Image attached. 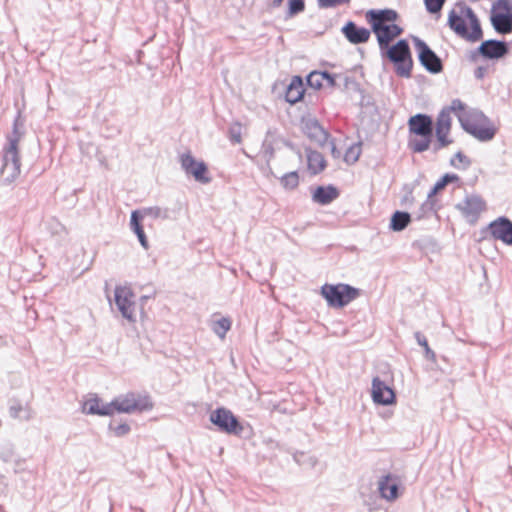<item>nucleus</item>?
<instances>
[{"instance_id":"f257e3e1","label":"nucleus","mask_w":512,"mask_h":512,"mask_svg":"<svg viewBox=\"0 0 512 512\" xmlns=\"http://www.w3.org/2000/svg\"><path fill=\"white\" fill-rule=\"evenodd\" d=\"M152 407L147 398L142 399L139 395L129 392L114 398L110 403L103 404L102 400L95 394L87 399L82 406V412L89 415L112 416L118 413H133L144 411Z\"/></svg>"},{"instance_id":"f03ea898","label":"nucleus","mask_w":512,"mask_h":512,"mask_svg":"<svg viewBox=\"0 0 512 512\" xmlns=\"http://www.w3.org/2000/svg\"><path fill=\"white\" fill-rule=\"evenodd\" d=\"M448 26L461 38L470 42L482 39L483 31L480 21L472 8L458 3L448 15Z\"/></svg>"},{"instance_id":"7ed1b4c3","label":"nucleus","mask_w":512,"mask_h":512,"mask_svg":"<svg viewBox=\"0 0 512 512\" xmlns=\"http://www.w3.org/2000/svg\"><path fill=\"white\" fill-rule=\"evenodd\" d=\"M462 129L481 142L492 140L497 132L490 119L479 110H470L458 114Z\"/></svg>"},{"instance_id":"20e7f679","label":"nucleus","mask_w":512,"mask_h":512,"mask_svg":"<svg viewBox=\"0 0 512 512\" xmlns=\"http://www.w3.org/2000/svg\"><path fill=\"white\" fill-rule=\"evenodd\" d=\"M409 132L420 139H410L409 147L413 152L422 153L429 149L433 138V120L427 114L418 113L408 120Z\"/></svg>"},{"instance_id":"39448f33","label":"nucleus","mask_w":512,"mask_h":512,"mask_svg":"<svg viewBox=\"0 0 512 512\" xmlns=\"http://www.w3.org/2000/svg\"><path fill=\"white\" fill-rule=\"evenodd\" d=\"M360 294L359 288L344 283H326L321 287V295L327 301L328 306L337 309L347 306Z\"/></svg>"},{"instance_id":"423d86ee","label":"nucleus","mask_w":512,"mask_h":512,"mask_svg":"<svg viewBox=\"0 0 512 512\" xmlns=\"http://www.w3.org/2000/svg\"><path fill=\"white\" fill-rule=\"evenodd\" d=\"M383 56L394 64L395 73L404 78L411 77L413 60L409 43L406 39H400L396 44L386 48Z\"/></svg>"},{"instance_id":"0eeeda50","label":"nucleus","mask_w":512,"mask_h":512,"mask_svg":"<svg viewBox=\"0 0 512 512\" xmlns=\"http://www.w3.org/2000/svg\"><path fill=\"white\" fill-rule=\"evenodd\" d=\"M209 420L220 432L228 435L241 436L244 431V426L238 417L225 407L213 410L209 415Z\"/></svg>"},{"instance_id":"6e6552de","label":"nucleus","mask_w":512,"mask_h":512,"mask_svg":"<svg viewBox=\"0 0 512 512\" xmlns=\"http://www.w3.org/2000/svg\"><path fill=\"white\" fill-rule=\"evenodd\" d=\"M415 49L418 54L420 64L431 74H438L443 71V63L441 58L429 47V45L414 36L412 38Z\"/></svg>"},{"instance_id":"1a4fd4ad","label":"nucleus","mask_w":512,"mask_h":512,"mask_svg":"<svg viewBox=\"0 0 512 512\" xmlns=\"http://www.w3.org/2000/svg\"><path fill=\"white\" fill-rule=\"evenodd\" d=\"M508 0H498L492 6L491 23L496 32L507 34L512 32V15Z\"/></svg>"},{"instance_id":"9d476101","label":"nucleus","mask_w":512,"mask_h":512,"mask_svg":"<svg viewBox=\"0 0 512 512\" xmlns=\"http://www.w3.org/2000/svg\"><path fill=\"white\" fill-rule=\"evenodd\" d=\"M455 207L470 224H475L486 209V203L481 196L471 194L466 195Z\"/></svg>"},{"instance_id":"9b49d317","label":"nucleus","mask_w":512,"mask_h":512,"mask_svg":"<svg viewBox=\"0 0 512 512\" xmlns=\"http://www.w3.org/2000/svg\"><path fill=\"white\" fill-rule=\"evenodd\" d=\"M182 169L187 175L192 176L195 181L208 184L211 177L208 176V167L204 161H197L190 153H184L180 156Z\"/></svg>"},{"instance_id":"f8f14e48","label":"nucleus","mask_w":512,"mask_h":512,"mask_svg":"<svg viewBox=\"0 0 512 512\" xmlns=\"http://www.w3.org/2000/svg\"><path fill=\"white\" fill-rule=\"evenodd\" d=\"M301 129L311 141L321 147H324L330 138L329 133L321 126L315 117L302 116Z\"/></svg>"},{"instance_id":"ddd939ff","label":"nucleus","mask_w":512,"mask_h":512,"mask_svg":"<svg viewBox=\"0 0 512 512\" xmlns=\"http://www.w3.org/2000/svg\"><path fill=\"white\" fill-rule=\"evenodd\" d=\"M134 293L126 286H117L114 291L115 304L121 315L133 322L134 318Z\"/></svg>"},{"instance_id":"4468645a","label":"nucleus","mask_w":512,"mask_h":512,"mask_svg":"<svg viewBox=\"0 0 512 512\" xmlns=\"http://www.w3.org/2000/svg\"><path fill=\"white\" fill-rule=\"evenodd\" d=\"M1 173L11 180L20 174V159L18 148H16V139L5 149Z\"/></svg>"},{"instance_id":"2eb2a0df","label":"nucleus","mask_w":512,"mask_h":512,"mask_svg":"<svg viewBox=\"0 0 512 512\" xmlns=\"http://www.w3.org/2000/svg\"><path fill=\"white\" fill-rule=\"evenodd\" d=\"M490 235L495 240H500L508 246H512V221L506 216H500L488 225Z\"/></svg>"},{"instance_id":"dca6fc26","label":"nucleus","mask_w":512,"mask_h":512,"mask_svg":"<svg viewBox=\"0 0 512 512\" xmlns=\"http://www.w3.org/2000/svg\"><path fill=\"white\" fill-rule=\"evenodd\" d=\"M371 396L374 403L378 405L389 406L396 403L394 390L378 376L372 380Z\"/></svg>"},{"instance_id":"f3484780","label":"nucleus","mask_w":512,"mask_h":512,"mask_svg":"<svg viewBox=\"0 0 512 512\" xmlns=\"http://www.w3.org/2000/svg\"><path fill=\"white\" fill-rule=\"evenodd\" d=\"M477 52L485 59L499 60L509 53V46L505 41L489 39L480 44Z\"/></svg>"},{"instance_id":"a211bd4d","label":"nucleus","mask_w":512,"mask_h":512,"mask_svg":"<svg viewBox=\"0 0 512 512\" xmlns=\"http://www.w3.org/2000/svg\"><path fill=\"white\" fill-rule=\"evenodd\" d=\"M398 16V13L393 9H371L366 13V20L370 24L371 29H379L383 25L394 24Z\"/></svg>"},{"instance_id":"6ab92c4d","label":"nucleus","mask_w":512,"mask_h":512,"mask_svg":"<svg viewBox=\"0 0 512 512\" xmlns=\"http://www.w3.org/2000/svg\"><path fill=\"white\" fill-rule=\"evenodd\" d=\"M376 35L381 53L390 47V42L403 33V29L397 24L383 25L379 29H371Z\"/></svg>"},{"instance_id":"aec40b11","label":"nucleus","mask_w":512,"mask_h":512,"mask_svg":"<svg viewBox=\"0 0 512 512\" xmlns=\"http://www.w3.org/2000/svg\"><path fill=\"white\" fill-rule=\"evenodd\" d=\"M342 34L354 45L363 44L369 41L371 31L365 27L358 26L353 21H348L342 28Z\"/></svg>"},{"instance_id":"412c9836","label":"nucleus","mask_w":512,"mask_h":512,"mask_svg":"<svg viewBox=\"0 0 512 512\" xmlns=\"http://www.w3.org/2000/svg\"><path fill=\"white\" fill-rule=\"evenodd\" d=\"M399 481L391 474L381 477L378 482L380 496L387 501H394L399 497Z\"/></svg>"},{"instance_id":"4be33fe9","label":"nucleus","mask_w":512,"mask_h":512,"mask_svg":"<svg viewBox=\"0 0 512 512\" xmlns=\"http://www.w3.org/2000/svg\"><path fill=\"white\" fill-rule=\"evenodd\" d=\"M339 195V190L333 185L318 186L312 194V200L320 205H328Z\"/></svg>"},{"instance_id":"5701e85b","label":"nucleus","mask_w":512,"mask_h":512,"mask_svg":"<svg viewBox=\"0 0 512 512\" xmlns=\"http://www.w3.org/2000/svg\"><path fill=\"white\" fill-rule=\"evenodd\" d=\"M305 93L303 79L300 76H294L285 91V100L290 104L300 101Z\"/></svg>"},{"instance_id":"b1692460","label":"nucleus","mask_w":512,"mask_h":512,"mask_svg":"<svg viewBox=\"0 0 512 512\" xmlns=\"http://www.w3.org/2000/svg\"><path fill=\"white\" fill-rule=\"evenodd\" d=\"M143 213L140 210H134L130 217V228L136 234L140 245L147 250L149 248V242L144 232L142 225Z\"/></svg>"},{"instance_id":"393cba45","label":"nucleus","mask_w":512,"mask_h":512,"mask_svg":"<svg viewBox=\"0 0 512 512\" xmlns=\"http://www.w3.org/2000/svg\"><path fill=\"white\" fill-rule=\"evenodd\" d=\"M306 154L308 169L312 174L316 175L325 169L326 160L320 152L312 149H306Z\"/></svg>"},{"instance_id":"a878e982","label":"nucleus","mask_w":512,"mask_h":512,"mask_svg":"<svg viewBox=\"0 0 512 512\" xmlns=\"http://www.w3.org/2000/svg\"><path fill=\"white\" fill-rule=\"evenodd\" d=\"M411 222V214L406 211H395L390 219L389 228L394 232L403 231Z\"/></svg>"},{"instance_id":"bb28decb","label":"nucleus","mask_w":512,"mask_h":512,"mask_svg":"<svg viewBox=\"0 0 512 512\" xmlns=\"http://www.w3.org/2000/svg\"><path fill=\"white\" fill-rule=\"evenodd\" d=\"M459 180V176L453 173H446L433 186L428 193V198H432L442 191L448 184Z\"/></svg>"},{"instance_id":"cd10ccee","label":"nucleus","mask_w":512,"mask_h":512,"mask_svg":"<svg viewBox=\"0 0 512 512\" xmlns=\"http://www.w3.org/2000/svg\"><path fill=\"white\" fill-rule=\"evenodd\" d=\"M0 459L5 463L14 461L17 467H19L24 461L21 458L15 457L14 446L10 443H7L0 448Z\"/></svg>"},{"instance_id":"c85d7f7f","label":"nucleus","mask_w":512,"mask_h":512,"mask_svg":"<svg viewBox=\"0 0 512 512\" xmlns=\"http://www.w3.org/2000/svg\"><path fill=\"white\" fill-rule=\"evenodd\" d=\"M450 129H451V117L449 114V110L442 109L437 117L435 132L449 133Z\"/></svg>"},{"instance_id":"c756f323","label":"nucleus","mask_w":512,"mask_h":512,"mask_svg":"<svg viewBox=\"0 0 512 512\" xmlns=\"http://www.w3.org/2000/svg\"><path fill=\"white\" fill-rule=\"evenodd\" d=\"M279 180L282 187L286 190H294L299 185V175L297 171L285 173Z\"/></svg>"},{"instance_id":"7c9ffc66","label":"nucleus","mask_w":512,"mask_h":512,"mask_svg":"<svg viewBox=\"0 0 512 512\" xmlns=\"http://www.w3.org/2000/svg\"><path fill=\"white\" fill-rule=\"evenodd\" d=\"M361 146L362 142L359 141L357 143H354L351 145L344 154V161L347 164H354L358 161L360 155H361Z\"/></svg>"},{"instance_id":"2f4dec72","label":"nucleus","mask_w":512,"mask_h":512,"mask_svg":"<svg viewBox=\"0 0 512 512\" xmlns=\"http://www.w3.org/2000/svg\"><path fill=\"white\" fill-rule=\"evenodd\" d=\"M413 248L419 249L422 252L434 251L437 247V242L432 237H424L415 240L412 243Z\"/></svg>"},{"instance_id":"473e14b6","label":"nucleus","mask_w":512,"mask_h":512,"mask_svg":"<svg viewBox=\"0 0 512 512\" xmlns=\"http://www.w3.org/2000/svg\"><path fill=\"white\" fill-rule=\"evenodd\" d=\"M414 337L417 341V343L423 347L424 349V352H425V357L428 359V360H431V361H435L436 359V354L435 352L429 347L428 345V341L426 339V337L419 331L415 332L414 333Z\"/></svg>"},{"instance_id":"72a5a7b5","label":"nucleus","mask_w":512,"mask_h":512,"mask_svg":"<svg viewBox=\"0 0 512 512\" xmlns=\"http://www.w3.org/2000/svg\"><path fill=\"white\" fill-rule=\"evenodd\" d=\"M305 10V0H288L286 19L292 18Z\"/></svg>"},{"instance_id":"f704fd0d","label":"nucleus","mask_w":512,"mask_h":512,"mask_svg":"<svg viewBox=\"0 0 512 512\" xmlns=\"http://www.w3.org/2000/svg\"><path fill=\"white\" fill-rule=\"evenodd\" d=\"M140 211L143 213V217L150 216L155 219L156 218L167 219L169 217L168 209H163L158 206L144 208L143 210H140Z\"/></svg>"},{"instance_id":"c9c22d12","label":"nucleus","mask_w":512,"mask_h":512,"mask_svg":"<svg viewBox=\"0 0 512 512\" xmlns=\"http://www.w3.org/2000/svg\"><path fill=\"white\" fill-rule=\"evenodd\" d=\"M230 327V320L228 318H221L215 322L213 330L219 337H224Z\"/></svg>"},{"instance_id":"e433bc0d","label":"nucleus","mask_w":512,"mask_h":512,"mask_svg":"<svg viewBox=\"0 0 512 512\" xmlns=\"http://www.w3.org/2000/svg\"><path fill=\"white\" fill-rule=\"evenodd\" d=\"M448 134L447 132H435V135H436V138H437V143L433 146V150L435 152L445 148L446 146H448L449 144H451L453 141L452 139H449L448 138Z\"/></svg>"},{"instance_id":"4c0bfd02","label":"nucleus","mask_w":512,"mask_h":512,"mask_svg":"<svg viewBox=\"0 0 512 512\" xmlns=\"http://www.w3.org/2000/svg\"><path fill=\"white\" fill-rule=\"evenodd\" d=\"M307 84L311 88L320 89L323 87V79H321L320 71H313L307 77Z\"/></svg>"},{"instance_id":"58836bf2","label":"nucleus","mask_w":512,"mask_h":512,"mask_svg":"<svg viewBox=\"0 0 512 512\" xmlns=\"http://www.w3.org/2000/svg\"><path fill=\"white\" fill-rule=\"evenodd\" d=\"M446 0H424L426 10L431 14L440 13Z\"/></svg>"},{"instance_id":"ea45409f","label":"nucleus","mask_w":512,"mask_h":512,"mask_svg":"<svg viewBox=\"0 0 512 512\" xmlns=\"http://www.w3.org/2000/svg\"><path fill=\"white\" fill-rule=\"evenodd\" d=\"M456 159L463 164L462 169H467L472 164L471 160L463 152L458 151L450 160V165L457 169H459L460 167L455 163Z\"/></svg>"},{"instance_id":"a19ab883","label":"nucleus","mask_w":512,"mask_h":512,"mask_svg":"<svg viewBox=\"0 0 512 512\" xmlns=\"http://www.w3.org/2000/svg\"><path fill=\"white\" fill-rule=\"evenodd\" d=\"M420 213L418 215V218L424 217V215L428 212H435L436 211V200L434 197L428 198L427 200L422 204L420 208Z\"/></svg>"},{"instance_id":"79ce46f5","label":"nucleus","mask_w":512,"mask_h":512,"mask_svg":"<svg viewBox=\"0 0 512 512\" xmlns=\"http://www.w3.org/2000/svg\"><path fill=\"white\" fill-rule=\"evenodd\" d=\"M108 428L109 430L113 431L116 437H123L127 435L131 430L130 426L127 423H121L117 426H113V424L110 423Z\"/></svg>"},{"instance_id":"37998d69","label":"nucleus","mask_w":512,"mask_h":512,"mask_svg":"<svg viewBox=\"0 0 512 512\" xmlns=\"http://www.w3.org/2000/svg\"><path fill=\"white\" fill-rule=\"evenodd\" d=\"M349 2L350 0H317L320 9L335 8Z\"/></svg>"},{"instance_id":"c03bdc74","label":"nucleus","mask_w":512,"mask_h":512,"mask_svg":"<svg viewBox=\"0 0 512 512\" xmlns=\"http://www.w3.org/2000/svg\"><path fill=\"white\" fill-rule=\"evenodd\" d=\"M229 138L232 143L241 142V125L239 123H235L229 128Z\"/></svg>"},{"instance_id":"a18cd8bd","label":"nucleus","mask_w":512,"mask_h":512,"mask_svg":"<svg viewBox=\"0 0 512 512\" xmlns=\"http://www.w3.org/2000/svg\"><path fill=\"white\" fill-rule=\"evenodd\" d=\"M443 110H449V113L451 111L460 112L459 114L466 112L465 104L460 99L452 100L451 105L449 107L443 108Z\"/></svg>"},{"instance_id":"49530a36","label":"nucleus","mask_w":512,"mask_h":512,"mask_svg":"<svg viewBox=\"0 0 512 512\" xmlns=\"http://www.w3.org/2000/svg\"><path fill=\"white\" fill-rule=\"evenodd\" d=\"M320 75L321 79H323V82H326L328 87L336 86V76L334 74H331L328 71H320Z\"/></svg>"},{"instance_id":"de8ad7c7","label":"nucleus","mask_w":512,"mask_h":512,"mask_svg":"<svg viewBox=\"0 0 512 512\" xmlns=\"http://www.w3.org/2000/svg\"><path fill=\"white\" fill-rule=\"evenodd\" d=\"M21 136H22V134L18 130L17 120H15L14 125H13L12 134L10 136H8L9 145H11L12 141L14 139H16V148H18V143L20 141Z\"/></svg>"},{"instance_id":"09e8293b","label":"nucleus","mask_w":512,"mask_h":512,"mask_svg":"<svg viewBox=\"0 0 512 512\" xmlns=\"http://www.w3.org/2000/svg\"><path fill=\"white\" fill-rule=\"evenodd\" d=\"M23 410V407L20 403H16L10 406L9 408V414L12 418H21V411Z\"/></svg>"},{"instance_id":"8fccbe9b","label":"nucleus","mask_w":512,"mask_h":512,"mask_svg":"<svg viewBox=\"0 0 512 512\" xmlns=\"http://www.w3.org/2000/svg\"><path fill=\"white\" fill-rule=\"evenodd\" d=\"M326 145H329L330 147V150H331V154L334 158H339L341 153L340 151L337 149L336 147V144H335V141L334 139H328V142L326 143Z\"/></svg>"},{"instance_id":"3c124183","label":"nucleus","mask_w":512,"mask_h":512,"mask_svg":"<svg viewBox=\"0 0 512 512\" xmlns=\"http://www.w3.org/2000/svg\"><path fill=\"white\" fill-rule=\"evenodd\" d=\"M487 72V69L483 66H479L474 71V76L476 79H482L484 78L485 74Z\"/></svg>"},{"instance_id":"603ef678","label":"nucleus","mask_w":512,"mask_h":512,"mask_svg":"<svg viewBox=\"0 0 512 512\" xmlns=\"http://www.w3.org/2000/svg\"><path fill=\"white\" fill-rule=\"evenodd\" d=\"M365 505L368 506V512H373L374 510L377 509L376 505H375V502H367L366 500L364 501Z\"/></svg>"},{"instance_id":"864d4df0","label":"nucleus","mask_w":512,"mask_h":512,"mask_svg":"<svg viewBox=\"0 0 512 512\" xmlns=\"http://www.w3.org/2000/svg\"><path fill=\"white\" fill-rule=\"evenodd\" d=\"M284 0H273L272 3H271V7L272 8H278L281 6L282 2Z\"/></svg>"},{"instance_id":"5fc2aeb1","label":"nucleus","mask_w":512,"mask_h":512,"mask_svg":"<svg viewBox=\"0 0 512 512\" xmlns=\"http://www.w3.org/2000/svg\"><path fill=\"white\" fill-rule=\"evenodd\" d=\"M307 459H308V465L310 467H314L315 464L317 463V460L314 457L307 456Z\"/></svg>"},{"instance_id":"6e6d98bb","label":"nucleus","mask_w":512,"mask_h":512,"mask_svg":"<svg viewBox=\"0 0 512 512\" xmlns=\"http://www.w3.org/2000/svg\"><path fill=\"white\" fill-rule=\"evenodd\" d=\"M349 82H350V79H349L348 77H345V85H346V87H348ZM351 82H352L353 84H356V83H355V81H352V80H351Z\"/></svg>"},{"instance_id":"4d7b16f0","label":"nucleus","mask_w":512,"mask_h":512,"mask_svg":"<svg viewBox=\"0 0 512 512\" xmlns=\"http://www.w3.org/2000/svg\"><path fill=\"white\" fill-rule=\"evenodd\" d=\"M148 298H149L148 296H142L140 298L141 303L144 304L148 300Z\"/></svg>"}]
</instances>
